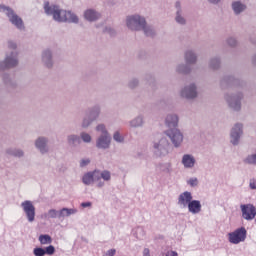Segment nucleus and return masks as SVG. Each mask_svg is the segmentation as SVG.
Returning a JSON list of instances; mask_svg holds the SVG:
<instances>
[{"mask_svg":"<svg viewBox=\"0 0 256 256\" xmlns=\"http://www.w3.org/2000/svg\"><path fill=\"white\" fill-rule=\"evenodd\" d=\"M43 10L45 15L51 16L52 19L57 23H79V17L72 11L63 10L60 6L50 4L45 1L43 4Z\"/></svg>","mask_w":256,"mask_h":256,"instance_id":"1","label":"nucleus"},{"mask_svg":"<svg viewBox=\"0 0 256 256\" xmlns=\"http://www.w3.org/2000/svg\"><path fill=\"white\" fill-rule=\"evenodd\" d=\"M102 108L100 105H94L87 109V112L82 117L80 127L82 129L89 128L93 122L97 121L101 116Z\"/></svg>","mask_w":256,"mask_h":256,"instance_id":"2","label":"nucleus"},{"mask_svg":"<svg viewBox=\"0 0 256 256\" xmlns=\"http://www.w3.org/2000/svg\"><path fill=\"white\" fill-rule=\"evenodd\" d=\"M18 56V51L7 53L4 60L0 61V71H6L17 67L19 65Z\"/></svg>","mask_w":256,"mask_h":256,"instance_id":"3","label":"nucleus"},{"mask_svg":"<svg viewBox=\"0 0 256 256\" xmlns=\"http://www.w3.org/2000/svg\"><path fill=\"white\" fill-rule=\"evenodd\" d=\"M146 22V18L139 14L126 17V26L131 31H142Z\"/></svg>","mask_w":256,"mask_h":256,"instance_id":"4","label":"nucleus"},{"mask_svg":"<svg viewBox=\"0 0 256 256\" xmlns=\"http://www.w3.org/2000/svg\"><path fill=\"white\" fill-rule=\"evenodd\" d=\"M244 99V94L242 92H236L225 95V100L229 106L234 111H240L242 109V100Z\"/></svg>","mask_w":256,"mask_h":256,"instance_id":"5","label":"nucleus"},{"mask_svg":"<svg viewBox=\"0 0 256 256\" xmlns=\"http://www.w3.org/2000/svg\"><path fill=\"white\" fill-rule=\"evenodd\" d=\"M164 134L169 138L175 148L182 146L184 141V134L179 128H171L164 131Z\"/></svg>","mask_w":256,"mask_h":256,"instance_id":"6","label":"nucleus"},{"mask_svg":"<svg viewBox=\"0 0 256 256\" xmlns=\"http://www.w3.org/2000/svg\"><path fill=\"white\" fill-rule=\"evenodd\" d=\"M41 65L46 69H53L55 66L54 51L51 48H45L40 54Z\"/></svg>","mask_w":256,"mask_h":256,"instance_id":"7","label":"nucleus"},{"mask_svg":"<svg viewBox=\"0 0 256 256\" xmlns=\"http://www.w3.org/2000/svg\"><path fill=\"white\" fill-rule=\"evenodd\" d=\"M153 152L156 156L162 157L169 153V141L165 137L159 138L157 141H153Z\"/></svg>","mask_w":256,"mask_h":256,"instance_id":"8","label":"nucleus"},{"mask_svg":"<svg viewBox=\"0 0 256 256\" xmlns=\"http://www.w3.org/2000/svg\"><path fill=\"white\" fill-rule=\"evenodd\" d=\"M244 135V125L242 123H236L230 130V143L233 146H238L241 142V138Z\"/></svg>","mask_w":256,"mask_h":256,"instance_id":"9","label":"nucleus"},{"mask_svg":"<svg viewBox=\"0 0 256 256\" xmlns=\"http://www.w3.org/2000/svg\"><path fill=\"white\" fill-rule=\"evenodd\" d=\"M49 142L50 140L48 137L39 136L34 140L33 145L38 153H40L41 155H47L50 153Z\"/></svg>","mask_w":256,"mask_h":256,"instance_id":"10","label":"nucleus"},{"mask_svg":"<svg viewBox=\"0 0 256 256\" xmlns=\"http://www.w3.org/2000/svg\"><path fill=\"white\" fill-rule=\"evenodd\" d=\"M20 207H22V211H24L26 220L29 223L34 222L36 217V208L33 202L30 200H25L24 202H22V204H20Z\"/></svg>","mask_w":256,"mask_h":256,"instance_id":"11","label":"nucleus"},{"mask_svg":"<svg viewBox=\"0 0 256 256\" xmlns=\"http://www.w3.org/2000/svg\"><path fill=\"white\" fill-rule=\"evenodd\" d=\"M247 230L245 227L237 228L235 231L228 234V240L232 244L244 242L247 238Z\"/></svg>","mask_w":256,"mask_h":256,"instance_id":"12","label":"nucleus"},{"mask_svg":"<svg viewBox=\"0 0 256 256\" xmlns=\"http://www.w3.org/2000/svg\"><path fill=\"white\" fill-rule=\"evenodd\" d=\"M244 82L241 81L238 78H235L233 75H225L221 80H220V87L222 89H227L230 87H238V86H243Z\"/></svg>","mask_w":256,"mask_h":256,"instance_id":"13","label":"nucleus"},{"mask_svg":"<svg viewBox=\"0 0 256 256\" xmlns=\"http://www.w3.org/2000/svg\"><path fill=\"white\" fill-rule=\"evenodd\" d=\"M175 22L180 26H186L188 21L185 16V12L183 10L182 4L180 1L175 2Z\"/></svg>","mask_w":256,"mask_h":256,"instance_id":"14","label":"nucleus"},{"mask_svg":"<svg viewBox=\"0 0 256 256\" xmlns=\"http://www.w3.org/2000/svg\"><path fill=\"white\" fill-rule=\"evenodd\" d=\"M181 97L186 98L187 100H193L198 97V91L196 84L192 83L190 85L185 86L181 92Z\"/></svg>","mask_w":256,"mask_h":256,"instance_id":"15","label":"nucleus"},{"mask_svg":"<svg viewBox=\"0 0 256 256\" xmlns=\"http://www.w3.org/2000/svg\"><path fill=\"white\" fill-rule=\"evenodd\" d=\"M240 208L245 220L251 221L256 218V207L253 204H243Z\"/></svg>","mask_w":256,"mask_h":256,"instance_id":"16","label":"nucleus"},{"mask_svg":"<svg viewBox=\"0 0 256 256\" xmlns=\"http://www.w3.org/2000/svg\"><path fill=\"white\" fill-rule=\"evenodd\" d=\"M193 200V194L190 191L182 192L178 195L177 205L181 209H185Z\"/></svg>","mask_w":256,"mask_h":256,"instance_id":"17","label":"nucleus"},{"mask_svg":"<svg viewBox=\"0 0 256 256\" xmlns=\"http://www.w3.org/2000/svg\"><path fill=\"white\" fill-rule=\"evenodd\" d=\"M112 142V136H98L95 142L97 149L107 150L110 148Z\"/></svg>","mask_w":256,"mask_h":256,"instance_id":"18","label":"nucleus"},{"mask_svg":"<svg viewBox=\"0 0 256 256\" xmlns=\"http://www.w3.org/2000/svg\"><path fill=\"white\" fill-rule=\"evenodd\" d=\"M197 160L192 154H184L181 159V164L185 169H192L195 167Z\"/></svg>","mask_w":256,"mask_h":256,"instance_id":"19","label":"nucleus"},{"mask_svg":"<svg viewBox=\"0 0 256 256\" xmlns=\"http://www.w3.org/2000/svg\"><path fill=\"white\" fill-rule=\"evenodd\" d=\"M7 17H8V20H10V23L16 26V28H18L19 30H23L25 28L22 18H20L13 9H12V13H9Z\"/></svg>","mask_w":256,"mask_h":256,"instance_id":"20","label":"nucleus"},{"mask_svg":"<svg viewBox=\"0 0 256 256\" xmlns=\"http://www.w3.org/2000/svg\"><path fill=\"white\" fill-rule=\"evenodd\" d=\"M145 116L139 114L128 122L130 128H143L145 125Z\"/></svg>","mask_w":256,"mask_h":256,"instance_id":"21","label":"nucleus"},{"mask_svg":"<svg viewBox=\"0 0 256 256\" xmlns=\"http://www.w3.org/2000/svg\"><path fill=\"white\" fill-rule=\"evenodd\" d=\"M165 125L168 127V129L178 128L179 116L177 114H168L165 118Z\"/></svg>","mask_w":256,"mask_h":256,"instance_id":"22","label":"nucleus"},{"mask_svg":"<svg viewBox=\"0 0 256 256\" xmlns=\"http://www.w3.org/2000/svg\"><path fill=\"white\" fill-rule=\"evenodd\" d=\"M66 142L70 148H77L82 143L80 136L77 134L67 135Z\"/></svg>","mask_w":256,"mask_h":256,"instance_id":"23","label":"nucleus"},{"mask_svg":"<svg viewBox=\"0 0 256 256\" xmlns=\"http://www.w3.org/2000/svg\"><path fill=\"white\" fill-rule=\"evenodd\" d=\"M83 16L84 19L88 22H95L100 19L101 15L94 9H87L86 11H84Z\"/></svg>","mask_w":256,"mask_h":256,"instance_id":"24","label":"nucleus"},{"mask_svg":"<svg viewBox=\"0 0 256 256\" xmlns=\"http://www.w3.org/2000/svg\"><path fill=\"white\" fill-rule=\"evenodd\" d=\"M188 212L192 214H198L202 211V204L200 200L192 199L189 205L187 206Z\"/></svg>","mask_w":256,"mask_h":256,"instance_id":"25","label":"nucleus"},{"mask_svg":"<svg viewBox=\"0 0 256 256\" xmlns=\"http://www.w3.org/2000/svg\"><path fill=\"white\" fill-rule=\"evenodd\" d=\"M231 8L233 10V13L236 16H238L247 10V5L242 3L241 1H235V2H232Z\"/></svg>","mask_w":256,"mask_h":256,"instance_id":"26","label":"nucleus"},{"mask_svg":"<svg viewBox=\"0 0 256 256\" xmlns=\"http://www.w3.org/2000/svg\"><path fill=\"white\" fill-rule=\"evenodd\" d=\"M2 82H4L8 89H14L17 86L15 78L8 73L2 74Z\"/></svg>","mask_w":256,"mask_h":256,"instance_id":"27","label":"nucleus"},{"mask_svg":"<svg viewBox=\"0 0 256 256\" xmlns=\"http://www.w3.org/2000/svg\"><path fill=\"white\" fill-rule=\"evenodd\" d=\"M184 60H185L186 64L194 65L198 61V56L195 51L187 50L184 54Z\"/></svg>","mask_w":256,"mask_h":256,"instance_id":"28","label":"nucleus"},{"mask_svg":"<svg viewBox=\"0 0 256 256\" xmlns=\"http://www.w3.org/2000/svg\"><path fill=\"white\" fill-rule=\"evenodd\" d=\"M222 61L218 56L211 57L208 61V68L212 71H217L221 69Z\"/></svg>","mask_w":256,"mask_h":256,"instance_id":"29","label":"nucleus"},{"mask_svg":"<svg viewBox=\"0 0 256 256\" xmlns=\"http://www.w3.org/2000/svg\"><path fill=\"white\" fill-rule=\"evenodd\" d=\"M176 72L183 75H188L192 72L190 64H179L176 66Z\"/></svg>","mask_w":256,"mask_h":256,"instance_id":"30","label":"nucleus"},{"mask_svg":"<svg viewBox=\"0 0 256 256\" xmlns=\"http://www.w3.org/2000/svg\"><path fill=\"white\" fill-rule=\"evenodd\" d=\"M143 31L144 35L146 37H154L156 36V30L152 25H148L147 22H145V25L141 28Z\"/></svg>","mask_w":256,"mask_h":256,"instance_id":"31","label":"nucleus"},{"mask_svg":"<svg viewBox=\"0 0 256 256\" xmlns=\"http://www.w3.org/2000/svg\"><path fill=\"white\" fill-rule=\"evenodd\" d=\"M6 154L14 156L16 158H22L25 156V152L19 148H8L6 149Z\"/></svg>","mask_w":256,"mask_h":256,"instance_id":"32","label":"nucleus"},{"mask_svg":"<svg viewBox=\"0 0 256 256\" xmlns=\"http://www.w3.org/2000/svg\"><path fill=\"white\" fill-rule=\"evenodd\" d=\"M77 212L78 210L74 208H62L59 211V218L68 217L70 215L76 214Z\"/></svg>","mask_w":256,"mask_h":256,"instance_id":"33","label":"nucleus"},{"mask_svg":"<svg viewBox=\"0 0 256 256\" xmlns=\"http://www.w3.org/2000/svg\"><path fill=\"white\" fill-rule=\"evenodd\" d=\"M82 183L86 186H90L94 183L92 171L87 172L82 176Z\"/></svg>","mask_w":256,"mask_h":256,"instance_id":"34","label":"nucleus"},{"mask_svg":"<svg viewBox=\"0 0 256 256\" xmlns=\"http://www.w3.org/2000/svg\"><path fill=\"white\" fill-rule=\"evenodd\" d=\"M44 218L46 219L60 218V211H57L55 209H50L48 210L47 213L44 214Z\"/></svg>","mask_w":256,"mask_h":256,"instance_id":"35","label":"nucleus"},{"mask_svg":"<svg viewBox=\"0 0 256 256\" xmlns=\"http://www.w3.org/2000/svg\"><path fill=\"white\" fill-rule=\"evenodd\" d=\"M38 241L40 242V244L46 245L52 243V238L48 234H41L38 237Z\"/></svg>","mask_w":256,"mask_h":256,"instance_id":"36","label":"nucleus"},{"mask_svg":"<svg viewBox=\"0 0 256 256\" xmlns=\"http://www.w3.org/2000/svg\"><path fill=\"white\" fill-rule=\"evenodd\" d=\"M95 130L101 133L99 136H110L105 124H98Z\"/></svg>","mask_w":256,"mask_h":256,"instance_id":"37","label":"nucleus"},{"mask_svg":"<svg viewBox=\"0 0 256 256\" xmlns=\"http://www.w3.org/2000/svg\"><path fill=\"white\" fill-rule=\"evenodd\" d=\"M140 84V81L139 79L137 78H131L128 83H127V87L131 90H134L136 89Z\"/></svg>","mask_w":256,"mask_h":256,"instance_id":"38","label":"nucleus"},{"mask_svg":"<svg viewBox=\"0 0 256 256\" xmlns=\"http://www.w3.org/2000/svg\"><path fill=\"white\" fill-rule=\"evenodd\" d=\"M79 137L83 143H91L92 142V136L87 132H81Z\"/></svg>","mask_w":256,"mask_h":256,"instance_id":"39","label":"nucleus"},{"mask_svg":"<svg viewBox=\"0 0 256 256\" xmlns=\"http://www.w3.org/2000/svg\"><path fill=\"white\" fill-rule=\"evenodd\" d=\"M244 163L249 165H256V154L248 155L244 159Z\"/></svg>","mask_w":256,"mask_h":256,"instance_id":"40","label":"nucleus"},{"mask_svg":"<svg viewBox=\"0 0 256 256\" xmlns=\"http://www.w3.org/2000/svg\"><path fill=\"white\" fill-rule=\"evenodd\" d=\"M226 43L231 48H236L238 46V40L235 37H228Z\"/></svg>","mask_w":256,"mask_h":256,"instance_id":"41","label":"nucleus"},{"mask_svg":"<svg viewBox=\"0 0 256 256\" xmlns=\"http://www.w3.org/2000/svg\"><path fill=\"white\" fill-rule=\"evenodd\" d=\"M160 170L164 173H171L172 172V165L171 163H163L160 164Z\"/></svg>","mask_w":256,"mask_h":256,"instance_id":"42","label":"nucleus"},{"mask_svg":"<svg viewBox=\"0 0 256 256\" xmlns=\"http://www.w3.org/2000/svg\"><path fill=\"white\" fill-rule=\"evenodd\" d=\"M101 179L108 182L111 180V172L108 170L100 171Z\"/></svg>","mask_w":256,"mask_h":256,"instance_id":"43","label":"nucleus"},{"mask_svg":"<svg viewBox=\"0 0 256 256\" xmlns=\"http://www.w3.org/2000/svg\"><path fill=\"white\" fill-rule=\"evenodd\" d=\"M186 183L191 187H197L199 185V180L197 177H191L186 181Z\"/></svg>","mask_w":256,"mask_h":256,"instance_id":"44","label":"nucleus"},{"mask_svg":"<svg viewBox=\"0 0 256 256\" xmlns=\"http://www.w3.org/2000/svg\"><path fill=\"white\" fill-rule=\"evenodd\" d=\"M113 140L116 141L117 143H123L125 139L119 131H116L113 134Z\"/></svg>","mask_w":256,"mask_h":256,"instance_id":"45","label":"nucleus"},{"mask_svg":"<svg viewBox=\"0 0 256 256\" xmlns=\"http://www.w3.org/2000/svg\"><path fill=\"white\" fill-rule=\"evenodd\" d=\"M93 182H98L102 180L101 171L94 170L92 171Z\"/></svg>","mask_w":256,"mask_h":256,"instance_id":"46","label":"nucleus"},{"mask_svg":"<svg viewBox=\"0 0 256 256\" xmlns=\"http://www.w3.org/2000/svg\"><path fill=\"white\" fill-rule=\"evenodd\" d=\"M34 256H45V249L42 247H36L33 249Z\"/></svg>","mask_w":256,"mask_h":256,"instance_id":"47","label":"nucleus"},{"mask_svg":"<svg viewBox=\"0 0 256 256\" xmlns=\"http://www.w3.org/2000/svg\"><path fill=\"white\" fill-rule=\"evenodd\" d=\"M45 255H54L55 247L53 245H49L44 248Z\"/></svg>","mask_w":256,"mask_h":256,"instance_id":"48","label":"nucleus"},{"mask_svg":"<svg viewBox=\"0 0 256 256\" xmlns=\"http://www.w3.org/2000/svg\"><path fill=\"white\" fill-rule=\"evenodd\" d=\"M12 11H13V9H12V8H10V7H8V6H5V5L0 4V12H4V13H6V16H7V15H9V14H11V13H12Z\"/></svg>","mask_w":256,"mask_h":256,"instance_id":"49","label":"nucleus"},{"mask_svg":"<svg viewBox=\"0 0 256 256\" xmlns=\"http://www.w3.org/2000/svg\"><path fill=\"white\" fill-rule=\"evenodd\" d=\"M17 43L14 41H8V49L13 50L12 52L17 51Z\"/></svg>","mask_w":256,"mask_h":256,"instance_id":"50","label":"nucleus"},{"mask_svg":"<svg viewBox=\"0 0 256 256\" xmlns=\"http://www.w3.org/2000/svg\"><path fill=\"white\" fill-rule=\"evenodd\" d=\"M90 163H91V160H90L89 158L82 159V160H80V162H79V166H80L81 168H83V167L88 166Z\"/></svg>","mask_w":256,"mask_h":256,"instance_id":"51","label":"nucleus"},{"mask_svg":"<svg viewBox=\"0 0 256 256\" xmlns=\"http://www.w3.org/2000/svg\"><path fill=\"white\" fill-rule=\"evenodd\" d=\"M103 32L109 34L110 36H114L116 34L115 30H113L112 28L110 27H105Z\"/></svg>","mask_w":256,"mask_h":256,"instance_id":"52","label":"nucleus"},{"mask_svg":"<svg viewBox=\"0 0 256 256\" xmlns=\"http://www.w3.org/2000/svg\"><path fill=\"white\" fill-rule=\"evenodd\" d=\"M116 255V249H109L107 250L103 256H115Z\"/></svg>","mask_w":256,"mask_h":256,"instance_id":"53","label":"nucleus"},{"mask_svg":"<svg viewBox=\"0 0 256 256\" xmlns=\"http://www.w3.org/2000/svg\"><path fill=\"white\" fill-rule=\"evenodd\" d=\"M249 187H250V189L256 190V180L255 179H250Z\"/></svg>","mask_w":256,"mask_h":256,"instance_id":"54","label":"nucleus"},{"mask_svg":"<svg viewBox=\"0 0 256 256\" xmlns=\"http://www.w3.org/2000/svg\"><path fill=\"white\" fill-rule=\"evenodd\" d=\"M165 256H179L178 252L176 251H168Z\"/></svg>","mask_w":256,"mask_h":256,"instance_id":"55","label":"nucleus"},{"mask_svg":"<svg viewBox=\"0 0 256 256\" xmlns=\"http://www.w3.org/2000/svg\"><path fill=\"white\" fill-rule=\"evenodd\" d=\"M104 186H105V182L104 181H102V180L97 181L96 187L102 188Z\"/></svg>","mask_w":256,"mask_h":256,"instance_id":"56","label":"nucleus"},{"mask_svg":"<svg viewBox=\"0 0 256 256\" xmlns=\"http://www.w3.org/2000/svg\"><path fill=\"white\" fill-rule=\"evenodd\" d=\"M90 206H92L91 202H82L81 203V207H83V208H87V207H90Z\"/></svg>","mask_w":256,"mask_h":256,"instance_id":"57","label":"nucleus"},{"mask_svg":"<svg viewBox=\"0 0 256 256\" xmlns=\"http://www.w3.org/2000/svg\"><path fill=\"white\" fill-rule=\"evenodd\" d=\"M222 0H208L210 4L218 5Z\"/></svg>","mask_w":256,"mask_h":256,"instance_id":"58","label":"nucleus"},{"mask_svg":"<svg viewBox=\"0 0 256 256\" xmlns=\"http://www.w3.org/2000/svg\"><path fill=\"white\" fill-rule=\"evenodd\" d=\"M149 253H150V250H149V249L145 248V249L143 250V255H144V256L149 255Z\"/></svg>","mask_w":256,"mask_h":256,"instance_id":"59","label":"nucleus"},{"mask_svg":"<svg viewBox=\"0 0 256 256\" xmlns=\"http://www.w3.org/2000/svg\"><path fill=\"white\" fill-rule=\"evenodd\" d=\"M252 64L256 66V54L252 57Z\"/></svg>","mask_w":256,"mask_h":256,"instance_id":"60","label":"nucleus"},{"mask_svg":"<svg viewBox=\"0 0 256 256\" xmlns=\"http://www.w3.org/2000/svg\"><path fill=\"white\" fill-rule=\"evenodd\" d=\"M255 223H256V218H255Z\"/></svg>","mask_w":256,"mask_h":256,"instance_id":"61","label":"nucleus"}]
</instances>
